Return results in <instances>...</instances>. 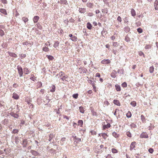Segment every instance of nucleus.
Returning <instances> with one entry per match:
<instances>
[{
    "mask_svg": "<svg viewBox=\"0 0 158 158\" xmlns=\"http://www.w3.org/2000/svg\"><path fill=\"white\" fill-rule=\"evenodd\" d=\"M136 145V142L134 141L131 143L130 146V150L132 151L133 148H135Z\"/></svg>",
    "mask_w": 158,
    "mask_h": 158,
    "instance_id": "7ed1b4c3",
    "label": "nucleus"
},
{
    "mask_svg": "<svg viewBox=\"0 0 158 158\" xmlns=\"http://www.w3.org/2000/svg\"><path fill=\"white\" fill-rule=\"evenodd\" d=\"M46 56L49 60H52L54 59L53 56H52L47 55Z\"/></svg>",
    "mask_w": 158,
    "mask_h": 158,
    "instance_id": "393cba45",
    "label": "nucleus"
},
{
    "mask_svg": "<svg viewBox=\"0 0 158 158\" xmlns=\"http://www.w3.org/2000/svg\"><path fill=\"white\" fill-rule=\"evenodd\" d=\"M44 51H45V52H48V50H49V49H48V48L47 47H44L43 48V49Z\"/></svg>",
    "mask_w": 158,
    "mask_h": 158,
    "instance_id": "4d7b16f0",
    "label": "nucleus"
},
{
    "mask_svg": "<svg viewBox=\"0 0 158 158\" xmlns=\"http://www.w3.org/2000/svg\"><path fill=\"white\" fill-rule=\"evenodd\" d=\"M70 39L73 41H76L77 40V37L75 36H73L70 38Z\"/></svg>",
    "mask_w": 158,
    "mask_h": 158,
    "instance_id": "4be33fe9",
    "label": "nucleus"
},
{
    "mask_svg": "<svg viewBox=\"0 0 158 158\" xmlns=\"http://www.w3.org/2000/svg\"><path fill=\"white\" fill-rule=\"evenodd\" d=\"M113 103L114 104L117 106H119L120 105L119 101L117 100H114L113 101Z\"/></svg>",
    "mask_w": 158,
    "mask_h": 158,
    "instance_id": "ddd939ff",
    "label": "nucleus"
},
{
    "mask_svg": "<svg viewBox=\"0 0 158 158\" xmlns=\"http://www.w3.org/2000/svg\"><path fill=\"white\" fill-rule=\"evenodd\" d=\"M92 27V25H91V23H90L88 22L87 23V27L88 29H89V30L91 29Z\"/></svg>",
    "mask_w": 158,
    "mask_h": 158,
    "instance_id": "6ab92c4d",
    "label": "nucleus"
},
{
    "mask_svg": "<svg viewBox=\"0 0 158 158\" xmlns=\"http://www.w3.org/2000/svg\"><path fill=\"white\" fill-rule=\"evenodd\" d=\"M68 77V76L67 75L65 76H64L62 78H61L60 79H61L63 81H64V80L67 81L66 79H67Z\"/></svg>",
    "mask_w": 158,
    "mask_h": 158,
    "instance_id": "c756f323",
    "label": "nucleus"
},
{
    "mask_svg": "<svg viewBox=\"0 0 158 158\" xmlns=\"http://www.w3.org/2000/svg\"><path fill=\"white\" fill-rule=\"evenodd\" d=\"M130 104L133 106H134L135 107V106H136V102H135V101H133L132 102H131L130 103Z\"/></svg>",
    "mask_w": 158,
    "mask_h": 158,
    "instance_id": "4c0bfd02",
    "label": "nucleus"
},
{
    "mask_svg": "<svg viewBox=\"0 0 158 158\" xmlns=\"http://www.w3.org/2000/svg\"><path fill=\"white\" fill-rule=\"evenodd\" d=\"M117 74V72L115 70H113V72L111 74V76L113 78H115L116 76V74Z\"/></svg>",
    "mask_w": 158,
    "mask_h": 158,
    "instance_id": "6e6552de",
    "label": "nucleus"
},
{
    "mask_svg": "<svg viewBox=\"0 0 158 158\" xmlns=\"http://www.w3.org/2000/svg\"><path fill=\"white\" fill-rule=\"evenodd\" d=\"M112 152L114 153H117L118 152V151L115 148H112Z\"/></svg>",
    "mask_w": 158,
    "mask_h": 158,
    "instance_id": "79ce46f5",
    "label": "nucleus"
},
{
    "mask_svg": "<svg viewBox=\"0 0 158 158\" xmlns=\"http://www.w3.org/2000/svg\"><path fill=\"white\" fill-rule=\"evenodd\" d=\"M131 112H129L127 114V116L128 118H129L131 117Z\"/></svg>",
    "mask_w": 158,
    "mask_h": 158,
    "instance_id": "de8ad7c7",
    "label": "nucleus"
},
{
    "mask_svg": "<svg viewBox=\"0 0 158 158\" xmlns=\"http://www.w3.org/2000/svg\"><path fill=\"white\" fill-rule=\"evenodd\" d=\"M112 135L113 136H114L115 138H117L119 136V135L116 132H115L114 131L112 133Z\"/></svg>",
    "mask_w": 158,
    "mask_h": 158,
    "instance_id": "dca6fc26",
    "label": "nucleus"
},
{
    "mask_svg": "<svg viewBox=\"0 0 158 158\" xmlns=\"http://www.w3.org/2000/svg\"><path fill=\"white\" fill-rule=\"evenodd\" d=\"M0 12L5 15H6L7 14L6 10L4 9H0Z\"/></svg>",
    "mask_w": 158,
    "mask_h": 158,
    "instance_id": "a211bd4d",
    "label": "nucleus"
},
{
    "mask_svg": "<svg viewBox=\"0 0 158 158\" xmlns=\"http://www.w3.org/2000/svg\"><path fill=\"white\" fill-rule=\"evenodd\" d=\"M115 87L116 90L118 91H120L121 88L120 86L118 84L116 85H115Z\"/></svg>",
    "mask_w": 158,
    "mask_h": 158,
    "instance_id": "f8f14e48",
    "label": "nucleus"
},
{
    "mask_svg": "<svg viewBox=\"0 0 158 158\" xmlns=\"http://www.w3.org/2000/svg\"><path fill=\"white\" fill-rule=\"evenodd\" d=\"M59 73H60V77H61V76H62L64 74V72H62V71L60 72Z\"/></svg>",
    "mask_w": 158,
    "mask_h": 158,
    "instance_id": "69168bd1",
    "label": "nucleus"
},
{
    "mask_svg": "<svg viewBox=\"0 0 158 158\" xmlns=\"http://www.w3.org/2000/svg\"><path fill=\"white\" fill-rule=\"evenodd\" d=\"M81 141V139L80 138H76V140H75V142H76V143H78Z\"/></svg>",
    "mask_w": 158,
    "mask_h": 158,
    "instance_id": "09e8293b",
    "label": "nucleus"
},
{
    "mask_svg": "<svg viewBox=\"0 0 158 158\" xmlns=\"http://www.w3.org/2000/svg\"><path fill=\"white\" fill-rule=\"evenodd\" d=\"M154 150L152 148H150L148 149V152L151 153H152Z\"/></svg>",
    "mask_w": 158,
    "mask_h": 158,
    "instance_id": "8fccbe9b",
    "label": "nucleus"
},
{
    "mask_svg": "<svg viewBox=\"0 0 158 158\" xmlns=\"http://www.w3.org/2000/svg\"><path fill=\"white\" fill-rule=\"evenodd\" d=\"M93 5V4L91 3V2H89L87 3V7H89V8H91Z\"/></svg>",
    "mask_w": 158,
    "mask_h": 158,
    "instance_id": "473e14b6",
    "label": "nucleus"
},
{
    "mask_svg": "<svg viewBox=\"0 0 158 158\" xmlns=\"http://www.w3.org/2000/svg\"><path fill=\"white\" fill-rule=\"evenodd\" d=\"M155 9L156 10H158V7H157V6H154Z\"/></svg>",
    "mask_w": 158,
    "mask_h": 158,
    "instance_id": "774afa93",
    "label": "nucleus"
},
{
    "mask_svg": "<svg viewBox=\"0 0 158 158\" xmlns=\"http://www.w3.org/2000/svg\"><path fill=\"white\" fill-rule=\"evenodd\" d=\"M55 86L54 85H52V86L51 89H50V91L52 92H53L55 91Z\"/></svg>",
    "mask_w": 158,
    "mask_h": 158,
    "instance_id": "a878e982",
    "label": "nucleus"
},
{
    "mask_svg": "<svg viewBox=\"0 0 158 158\" xmlns=\"http://www.w3.org/2000/svg\"><path fill=\"white\" fill-rule=\"evenodd\" d=\"M100 73H97L96 74V77H100Z\"/></svg>",
    "mask_w": 158,
    "mask_h": 158,
    "instance_id": "0e129e2a",
    "label": "nucleus"
},
{
    "mask_svg": "<svg viewBox=\"0 0 158 158\" xmlns=\"http://www.w3.org/2000/svg\"><path fill=\"white\" fill-rule=\"evenodd\" d=\"M78 96V94H74L73 95V97L74 98H75V99H77V98Z\"/></svg>",
    "mask_w": 158,
    "mask_h": 158,
    "instance_id": "a18cd8bd",
    "label": "nucleus"
},
{
    "mask_svg": "<svg viewBox=\"0 0 158 158\" xmlns=\"http://www.w3.org/2000/svg\"><path fill=\"white\" fill-rule=\"evenodd\" d=\"M118 73H119L120 74H124V70L123 69H118Z\"/></svg>",
    "mask_w": 158,
    "mask_h": 158,
    "instance_id": "bb28decb",
    "label": "nucleus"
},
{
    "mask_svg": "<svg viewBox=\"0 0 158 158\" xmlns=\"http://www.w3.org/2000/svg\"><path fill=\"white\" fill-rule=\"evenodd\" d=\"M125 40L127 42L130 41V39L127 36H126L125 39Z\"/></svg>",
    "mask_w": 158,
    "mask_h": 158,
    "instance_id": "c9c22d12",
    "label": "nucleus"
},
{
    "mask_svg": "<svg viewBox=\"0 0 158 158\" xmlns=\"http://www.w3.org/2000/svg\"><path fill=\"white\" fill-rule=\"evenodd\" d=\"M19 132V130L17 129H14L12 131V133L15 134L18 133Z\"/></svg>",
    "mask_w": 158,
    "mask_h": 158,
    "instance_id": "37998d69",
    "label": "nucleus"
},
{
    "mask_svg": "<svg viewBox=\"0 0 158 158\" xmlns=\"http://www.w3.org/2000/svg\"><path fill=\"white\" fill-rule=\"evenodd\" d=\"M22 20L24 21V22L25 23H26L28 21V19L27 18H26L25 17H23L22 18Z\"/></svg>",
    "mask_w": 158,
    "mask_h": 158,
    "instance_id": "7c9ffc66",
    "label": "nucleus"
},
{
    "mask_svg": "<svg viewBox=\"0 0 158 158\" xmlns=\"http://www.w3.org/2000/svg\"><path fill=\"white\" fill-rule=\"evenodd\" d=\"M117 19V20L118 22H121L122 19H121V17L120 16H119L118 17Z\"/></svg>",
    "mask_w": 158,
    "mask_h": 158,
    "instance_id": "6e6d98bb",
    "label": "nucleus"
},
{
    "mask_svg": "<svg viewBox=\"0 0 158 158\" xmlns=\"http://www.w3.org/2000/svg\"><path fill=\"white\" fill-rule=\"evenodd\" d=\"M18 86V85H17L15 83L13 85V87L15 88H17Z\"/></svg>",
    "mask_w": 158,
    "mask_h": 158,
    "instance_id": "e2e57ef3",
    "label": "nucleus"
},
{
    "mask_svg": "<svg viewBox=\"0 0 158 158\" xmlns=\"http://www.w3.org/2000/svg\"><path fill=\"white\" fill-rule=\"evenodd\" d=\"M126 135L127 136H128L129 137H131L132 136L131 134L129 131L127 132L126 133Z\"/></svg>",
    "mask_w": 158,
    "mask_h": 158,
    "instance_id": "72a5a7b5",
    "label": "nucleus"
},
{
    "mask_svg": "<svg viewBox=\"0 0 158 158\" xmlns=\"http://www.w3.org/2000/svg\"><path fill=\"white\" fill-rule=\"evenodd\" d=\"M158 5V1L157 0H156L154 3V6H156Z\"/></svg>",
    "mask_w": 158,
    "mask_h": 158,
    "instance_id": "13d9d810",
    "label": "nucleus"
},
{
    "mask_svg": "<svg viewBox=\"0 0 158 158\" xmlns=\"http://www.w3.org/2000/svg\"><path fill=\"white\" fill-rule=\"evenodd\" d=\"M101 135L102 136V137L106 139V137L108 136V135H107V134L105 133H102L101 134Z\"/></svg>",
    "mask_w": 158,
    "mask_h": 158,
    "instance_id": "e433bc0d",
    "label": "nucleus"
},
{
    "mask_svg": "<svg viewBox=\"0 0 158 158\" xmlns=\"http://www.w3.org/2000/svg\"><path fill=\"white\" fill-rule=\"evenodd\" d=\"M130 126L131 128H135L136 127V125L134 123H132L131 125H130Z\"/></svg>",
    "mask_w": 158,
    "mask_h": 158,
    "instance_id": "f704fd0d",
    "label": "nucleus"
},
{
    "mask_svg": "<svg viewBox=\"0 0 158 158\" xmlns=\"http://www.w3.org/2000/svg\"><path fill=\"white\" fill-rule=\"evenodd\" d=\"M154 70V68L153 66L150 67L149 68V72L150 73H153Z\"/></svg>",
    "mask_w": 158,
    "mask_h": 158,
    "instance_id": "cd10ccee",
    "label": "nucleus"
},
{
    "mask_svg": "<svg viewBox=\"0 0 158 158\" xmlns=\"http://www.w3.org/2000/svg\"><path fill=\"white\" fill-rule=\"evenodd\" d=\"M150 47H151V46L150 45H146L145 47V48L146 49H148L150 48Z\"/></svg>",
    "mask_w": 158,
    "mask_h": 158,
    "instance_id": "052dcab7",
    "label": "nucleus"
},
{
    "mask_svg": "<svg viewBox=\"0 0 158 158\" xmlns=\"http://www.w3.org/2000/svg\"><path fill=\"white\" fill-rule=\"evenodd\" d=\"M137 30L138 32L139 33H142L143 32L142 29L140 28H138L137 29Z\"/></svg>",
    "mask_w": 158,
    "mask_h": 158,
    "instance_id": "58836bf2",
    "label": "nucleus"
},
{
    "mask_svg": "<svg viewBox=\"0 0 158 158\" xmlns=\"http://www.w3.org/2000/svg\"><path fill=\"white\" fill-rule=\"evenodd\" d=\"M110 60L109 59H104L103 60L101 61V63L103 64H108L110 63Z\"/></svg>",
    "mask_w": 158,
    "mask_h": 158,
    "instance_id": "423d86ee",
    "label": "nucleus"
},
{
    "mask_svg": "<svg viewBox=\"0 0 158 158\" xmlns=\"http://www.w3.org/2000/svg\"><path fill=\"white\" fill-rule=\"evenodd\" d=\"M65 138H62L60 140V143L61 145H63L65 142Z\"/></svg>",
    "mask_w": 158,
    "mask_h": 158,
    "instance_id": "aec40b11",
    "label": "nucleus"
},
{
    "mask_svg": "<svg viewBox=\"0 0 158 158\" xmlns=\"http://www.w3.org/2000/svg\"><path fill=\"white\" fill-rule=\"evenodd\" d=\"M67 2V1L66 0H61L60 2L62 4H66Z\"/></svg>",
    "mask_w": 158,
    "mask_h": 158,
    "instance_id": "a19ab883",
    "label": "nucleus"
},
{
    "mask_svg": "<svg viewBox=\"0 0 158 158\" xmlns=\"http://www.w3.org/2000/svg\"><path fill=\"white\" fill-rule=\"evenodd\" d=\"M79 110L80 112L82 113H84V111L83 110V107L82 106H80L79 107Z\"/></svg>",
    "mask_w": 158,
    "mask_h": 158,
    "instance_id": "2f4dec72",
    "label": "nucleus"
},
{
    "mask_svg": "<svg viewBox=\"0 0 158 158\" xmlns=\"http://www.w3.org/2000/svg\"><path fill=\"white\" fill-rule=\"evenodd\" d=\"M140 137L141 138H147L148 137V135L147 133L143 132L141 134Z\"/></svg>",
    "mask_w": 158,
    "mask_h": 158,
    "instance_id": "20e7f679",
    "label": "nucleus"
},
{
    "mask_svg": "<svg viewBox=\"0 0 158 158\" xmlns=\"http://www.w3.org/2000/svg\"><path fill=\"white\" fill-rule=\"evenodd\" d=\"M28 140L27 139H24L23 140L22 144L23 147H26L27 145H28Z\"/></svg>",
    "mask_w": 158,
    "mask_h": 158,
    "instance_id": "f03ea898",
    "label": "nucleus"
},
{
    "mask_svg": "<svg viewBox=\"0 0 158 158\" xmlns=\"http://www.w3.org/2000/svg\"><path fill=\"white\" fill-rule=\"evenodd\" d=\"M113 45L114 47H116L118 46V44L117 42H114Z\"/></svg>",
    "mask_w": 158,
    "mask_h": 158,
    "instance_id": "603ef678",
    "label": "nucleus"
},
{
    "mask_svg": "<svg viewBox=\"0 0 158 158\" xmlns=\"http://www.w3.org/2000/svg\"><path fill=\"white\" fill-rule=\"evenodd\" d=\"M111 125L110 123H107L106 125H104L103 127V129L105 130L106 128H108L110 127Z\"/></svg>",
    "mask_w": 158,
    "mask_h": 158,
    "instance_id": "9b49d317",
    "label": "nucleus"
},
{
    "mask_svg": "<svg viewBox=\"0 0 158 158\" xmlns=\"http://www.w3.org/2000/svg\"><path fill=\"white\" fill-rule=\"evenodd\" d=\"M141 120L143 122H145L146 119L144 115H142L141 116Z\"/></svg>",
    "mask_w": 158,
    "mask_h": 158,
    "instance_id": "c85d7f7f",
    "label": "nucleus"
},
{
    "mask_svg": "<svg viewBox=\"0 0 158 158\" xmlns=\"http://www.w3.org/2000/svg\"><path fill=\"white\" fill-rule=\"evenodd\" d=\"M100 148V149L103 148L104 147V146L103 145H101L98 148Z\"/></svg>",
    "mask_w": 158,
    "mask_h": 158,
    "instance_id": "338daca9",
    "label": "nucleus"
},
{
    "mask_svg": "<svg viewBox=\"0 0 158 158\" xmlns=\"http://www.w3.org/2000/svg\"><path fill=\"white\" fill-rule=\"evenodd\" d=\"M130 28L128 27H126L125 28V31L126 32H127L129 31Z\"/></svg>",
    "mask_w": 158,
    "mask_h": 158,
    "instance_id": "864d4df0",
    "label": "nucleus"
},
{
    "mask_svg": "<svg viewBox=\"0 0 158 158\" xmlns=\"http://www.w3.org/2000/svg\"><path fill=\"white\" fill-rule=\"evenodd\" d=\"M26 55L25 54H21V56H20L21 58L22 59L23 58H25V57H26Z\"/></svg>",
    "mask_w": 158,
    "mask_h": 158,
    "instance_id": "3c124183",
    "label": "nucleus"
},
{
    "mask_svg": "<svg viewBox=\"0 0 158 158\" xmlns=\"http://www.w3.org/2000/svg\"><path fill=\"white\" fill-rule=\"evenodd\" d=\"M23 44L24 45H27L29 44V43L27 41L24 42Z\"/></svg>",
    "mask_w": 158,
    "mask_h": 158,
    "instance_id": "bf43d9fd",
    "label": "nucleus"
},
{
    "mask_svg": "<svg viewBox=\"0 0 158 158\" xmlns=\"http://www.w3.org/2000/svg\"><path fill=\"white\" fill-rule=\"evenodd\" d=\"M79 12L81 13H84L86 12V10L85 8H80L79 9Z\"/></svg>",
    "mask_w": 158,
    "mask_h": 158,
    "instance_id": "0eeeda50",
    "label": "nucleus"
},
{
    "mask_svg": "<svg viewBox=\"0 0 158 158\" xmlns=\"http://www.w3.org/2000/svg\"><path fill=\"white\" fill-rule=\"evenodd\" d=\"M54 137V136L53 134H50L49 135V139H48V141H51V140Z\"/></svg>",
    "mask_w": 158,
    "mask_h": 158,
    "instance_id": "4468645a",
    "label": "nucleus"
},
{
    "mask_svg": "<svg viewBox=\"0 0 158 158\" xmlns=\"http://www.w3.org/2000/svg\"><path fill=\"white\" fill-rule=\"evenodd\" d=\"M0 35L2 36L4 35V31L1 29L0 30Z\"/></svg>",
    "mask_w": 158,
    "mask_h": 158,
    "instance_id": "ea45409f",
    "label": "nucleus"
},
{
    "mask_svg": "<svg viewBox=\"0 0 158 158\" xmlns=\"http://www.w3.org/2000/svg\"><path fill=\"white\" fill-rule=\"evenodd\" d=\"M12 98L15 99H18L19 98V96L16 93H14L13 94Z\"/></svg>",
    "mask_w": 158,
    "mask_h": 158,
    "instance_id": "9d476101",
    "label": "nucleus"
},
{
    "mask_svg": "<svg viewBox=\"0 0 158 158\" xmlns=\"http://www.w3.org/2000/svg\"><path fill=\"white\" fill-rule=\"evenodd\" d=\"M2 2L4 4H6L7 3V0H1Z\"/></svg>",
    "mask_w": 158,
    "mask_h": 158,
    "instance_id": "680f3d73",
    "label": "nucleus"
},
{
    "mask_svg": "<svg viewBox=\"0 0 158 158\" xmlns=\"http://www.w3.org/2000/svg\"><path fill=\"white\" fill-rule=\"evenodd\" d=\"M39 19V17L38 16H35L33 18V21L35 23L37 22L38 20Z\"/></svg>",
    "mask_w": 158,
    "mask_h": 158,
    "instance_id": "1a4fd4ad",
    "label": "nucleus"
},
{
    "mask_svg": "<svg viewBox=\"0 0 158 158\" xmlns=\"http://www.w3.org/2000/svg\"><path fill=\"white\" fill-rule=\"evenodd\" d=\"M60 44L59 42L58 41H55V43L54 44L53 46L55 48H56V47H58L59 44Z\"/></svg>",
    "mask_w": 158,
    "mask_h": 158,
    "instance_id": "2eb2a0df",
    "label": "nucleus"
},
{
    "mask_svg": "<svg viewBox=\"0 0 158 158\" xmlns=\"http://www.w3.org/2000/svg\"><path fill=\"white\" fill-rule=\"evenodd\" d=\"M122 85L123 87H126L127 86V84L126 82H124L122 84Z\"/></svg>",
    "mask_w": 158,
    "mask_h": 158,
    "instance_id": "49530a36",
    "label": "nucleus"
},
{
    "mask_svg": "<svg viewBox=\"0 0 158 158\" xmlns=\"http://www.w3.org/2000/svg\"><path fill=\"white\" fill-rule=\"evenodd\" d=\"M31 154L34 156H38L40 155L39 153L37 152L36 151L33 150H31Z\"/></svg>",
    "mask_w": 158,
    "mask_h": 158,
    "instance_id": "39448f33",
    "label": "nucleus"
},
{
    "mask_svg": "<svg viewBox=\"0 0 158 158\" xmlns=\"http://www.w3.org/2000/svg\"><path fill=\"white\" fill-rule=\"evenodd\" d=\"M17 69L18 70V72L19 75V76L20 77L22 76L23 72L22 68L20 66H17Z\"/></svg>",
    "mask_w": 158,
    "mask_h": 158,
    "instance_id": "f257e3e1",
    "label": "nucleus"
},
{
    "mask_svg": "<svg viewBox=\"0 0 158 158\" xmlns=\"http://www.w3.org/2000/svg\"><path fill=\"white\" fill-rule=\"evenodd\" d=\"M9 54L10 56L15 58H16L17 57V55L16 54L12 52H10L9 53Z\"/></svg>",
    "mask_w": 158,
    "mask_h": 158,
    "instance_id": "412c9836",
    "label": "nucleus"
},
{
    "mask_svg": "<svg viewBox=\"0 0 158 158\" xmlns=\"http://www.w3.org/2000/svg\"><path fill=\"white\" fill-rule=\"evenodd\" d=\"M131 14L132 16L134 17L135 15V12L133 9H132L131 11Z\"/></svg>",
    "mask_w": 158,
    "mask_h": 158,
    "instance_id": "f3484780",
    "label": "nucleus"
},
{
    "mask_svg": "<svg viewBox=\"0 0 158 158\" xmlns=\"http://www.w3.org/2000/svg\"><path fill=\"white\" fill-rule=\"evenodd\" d=\"M78 125H80L81 127H82L83 124V121L82 120H80L78 121Z\"/></svg>",
    "mask_w": 158,
    "mask_h": 158,
    "instance_id": "b1692460",
    "label": "nucleus"
},
{
    "mask_svg": "<svg viewBox=\"0 0 158 158\" xmlns=\"http://www.w3.org/2000/svg\"><path fill=\"white\" fill-rule=\"evenodd\" d=\"M139 54L140 56H144V54H143V52H141V51L139 52Z\"/></svg>",
    "mask_w": 158,
    "mask_h": 158,
    "instance_id": "5fc2aeb1",
    "label": "nucleus"
},
{
    "mask_svg": "<svg viewBox=\"0 0 158 158\" xmlns=\"http://www.w3.org/2000/svg\"><path fill=\"white\" fill-rule=\"evenodd\" d=\"M10 114L14 118H17L19 117L18 115L16 114L12 113H11Z\"/></svg>",
    "mask_w": 158,
    "mask_h": 158,
    "instance_id": "5701e85b",
    "label": "nucleus"
},
{
    "mask_svg": "<svg viewBox=\"0 0 158 158\" xmlns=\"http://www.w3.org/2000/svg\"><path fill=\"white\" fill-rule=\"evenodd\" d=\"M24 72L26 74H27V72H28V69L27 68H25L24 69Z\"/></svg>",
    "mask_w": 158,
    "mask_h": 158,
    "instance_id": "c03bdc74",
    "label": "nucleus"
}]
</instances>
